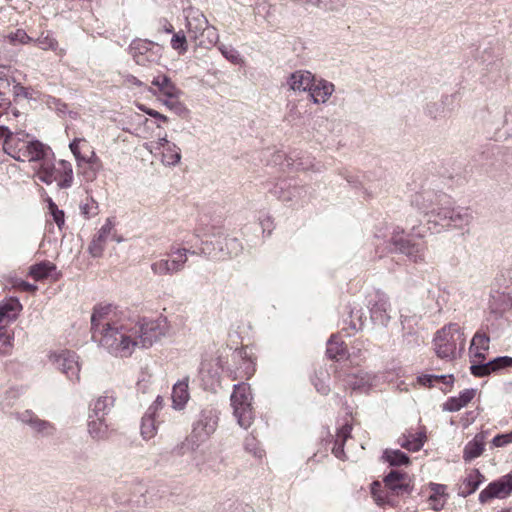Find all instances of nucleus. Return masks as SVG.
I'll return each mask as SVG.
<instances>
[{
  "instance_id": "4468645a",
  "label": "nucleus",
  "mask_w": 512,
  "mask_h": 512,
  "mask_svg": "<svg viewBox=\"0 0 512 512\" xmlns=\"http://www.w3.org/2000/svg\"><path fill=\"white\" fill-rule=\"evenodd\" d=\"M184 16L189 37L197 41L200 36H204L209 22L203 12L197 8L188 7L184 9Z\"/></svg>"
},
{
  "instance_id": "58836bf2",
  "label": "nucleus",
  "mask_w": 512,
  "mask_h": 512,
  "mask_svg": "<svg viewBox=\"0 0 512 512\" xmlns=\"http://www.w3.org/2000/svg\"><path fill=\"white\" fill-rule=\"evenodd\" d=\"M55 269L56 266L53 263L49 261H42L30 267V275L35 280H41L46 278Z\"/></svg>"
},
{
  "instance_id": "c9c22d12",
  "label": "nucleus",
  "mask_w": 512,
  "mask_h": 512,
  "mask_svg": "<svg viewBox=\"0 0 512 512\" xmlns=\"http://www.w3.org/2000/svg\"><path fill=\"white\" fill-rule=\"evenodd\" d=\"M33 42H35L42 50L54 51L59 56H63L65 54V50L58 47L57 40L50 32H42Z\"/></svg>"
},
{
  "instance_id": "6ab92c4d",
  "label": "nucleus",
  "mask_w": 512,
  "mask_h": 512,
  "mask_svg": "<svg viewBox=\"0 0 512 512\" xmlns=\"http://www.w3.org/2000/svg\"><path fill=\"white\" fill-rule=\"evenodd\" d=\"M314 75L305 70H298L289 75L287 78V85L295 92H305L311 89Z\"/></svg>"
},
{
  "instance_id": "39448f33",
  "label": "nucleus",
  "mask_w": 512,
  "mask_h": 512,
  "mask_svg": "<svg viewBox=\"0 0 512 512\" xmlns=\"http://www.w3.org/2000/svg\"><path fill=\"white\" fill-rule=\"evenodd\" d=\"M379 482H373L371 485L372 496L379 506L395 504V496H407L411 493L410 478L406 473L398 470H391L384 477V488L386 491L381 490Z\"/></svg>"
},
{
  "instance_id": "f257e3e1",
  "label": "nucleus",
  "mask_w": 512,
  "mask_h": 512,
  "mask_svg": "<svg viewBox=\"0 0 512 512\" xmlns=\"http://www.w3.org/2000/svg\"><path fill=\"white\" fill-rule=\"evenodd\" d=\"M92 338L111 354L128 357L135 349H148L166 336L168 321L133 317L129 311L112 305L97 306L91 315Z\"/></svg>"
},
{
  "instance_id": "cd10ccee",
  "label": "nucleus",
  "mask_w": 512,
  "mask_h": 512,
  "mask_svg": "<svg viewBox=\"0 0 512 512\" xmlns=\"http://www.w3.org/2000/svg\"><path fill=\"white\" fill-rule=\"evenodd\" d=\"M152 85L156 86L159 93L166 98H179L182 94L181 90L177 88L172 80L166 75L154 77Z\"/></svg>"
},
{
  "instance_id": "6e6d98bb",
  "label": "nucleus",
  "mask_w": 512,
  "mask_h": 512,
  "mask_svg": "<svg viewBox=\"0 0 512 512\" xmlns=\"http://www.w3.org/2000/svg\"><path fill=\"white\" fill-rule=\"evenodd\" d=\"M345 6V0H324L322 8L330 11H339Z\"/></svg>"
},
{
  "instance_id": "603ef678",
  "label": "nucleus",
  "mask_w": 512,
  "mask_h": 512,
  "mask_svg": "<svg viewBox=\"0 0 512 512\" xmlns=\"http://www.w3.org/2000/svg\"><path fill=\"white\" fill-rule=\"evenodd\" d=\"M50 212L53 216V220L57 224L59 228H61L64 225V212L60 209H58L57 205L53 202H50L49 204Z\"/></svg>"
},
{
  "instance_id": "6e6552de",
  "label": "nucleus",
  "mask_w": 512,
  "mask_h": 512,
  "mask_svg": "<svg viewBox=\"0 0 512 512\" xmlns=\"http://www.w3.org/2000/svg\"><path fill=\"white\" fill-rule=\"evenodd\" d=\"M69 148L76 159L79 172L82 173L87 180L93 181L102 168V162L95 151L83 138H75L69 144Z\"/></svg>"
},
{
  "instance_id": "bf43d9fd",
  "label": "nucleus",
  "mask_w": 512,
  "mask_h": 512,
  "mask_svg": "<svg viewBox=\"0 0 512 512\" xmlns=\"http://www.w3.org/2000/svg\"><path fill=\"white\" fill-rule=\"evenodd\" d=\"M431 495L437 497H443L447 499L446 486L443 484L431 483L430 484Z\"/></svg>"
},
{
  "instance_id": "09e8293b",
  "label": "nucleus",
  "mask_w": 512,
  "mask_h": 512,
  "mask_svg": "<svg viewBox=\"0 0 512 512\" xmlns=\"http://www.w3.org/2000/svg\"><path fill=\"white\" fill-rule=\"evenodd\" d=\"M206 40H200L199 45L208 47L216 45L219 41V34L217 29L214 26L208 24V28L205 30L204 36Z\"/></svg>"
},
{
  "instance_id": "774afa93",
  "label": "nucleus",
  "mask_w": 512,
  "mask_h": 512,
  "mask_svg": "<svg viewBox=\"0 0 512 512\" xmlns=\"http://www.w3.org/2000/svg\"><path fill=\"white\" fill-rule=\"evenodd\" d=\"M503 478L506 482V485H507L509 491H511V493H512V471L510 473H508L507 475H504Z\"/></svg>"
},
{
  "instance_id": "423d86ee",
  "label": "nucleus",
  "mask_w": 512,
  "mask_h": 512,
  "mask_svg": "<svg viewBox=\"0 0 512 512\" xmlns=\"http://www.w3.org/2000/svg\"><path fill=\"white\" fill-rule=\"evenodd\" d=\"M433 342L439 358L452 360L456 358L458 352L464 351L466 337L457 323H450L437 331Z\"/></svg>"
},
{
  "instance_id": "4be33fe9",
  "label": "nucleus",
  "mask_w": 512,
  "mask_h": 512,
  "mask_svg": "<svg viewBox=\"0 0 512 512\" xmlns=\"http://www.w3.org/2000/svg\"><path fill=\"white\" fill-rule=\"evenodd\" d=\"M510 494L511 491H509L504 478L501 477L499 480L491 482L480 492L479 501L486 503L493 498H504Z\"/></svg>"
},
{
  "instance_id": "a19ab883",
  "label": "nucleus",
  "mask_w": 512,
  "mask_h": 512,
  "mask_svg": "<svg viewBox=\"0 0 512 512\" xmlns=\"http://www.w3.org/2000/svg\"><path fill=\"white\" fill-rule=\"evenodd\" d=\"M384 458L391 466H400L409 463V457L400 450H386L384 452Z\"/></svg>"
},
{
  "instance_id": "4c0bfd02",
  "label": "nucleus",
  "mask_w": 512,
  "mask_h": 512,
  "mask_svg": "<svg viewBox=\"0 0 512 512\" xmlns=\"http://www.w3.org/2000/svg\"><path fill=\"white\" fill-rule=\"evenodd\" d=\"M181 160L180 148L176 145H168L162 150V163L165 166H176Z\"/></svg>"
},
{
  "instance_id": "680f3d73",
  "label": "nucleus",
  "mask_w": 512,
  "mask_h": 512,
  "mask_svg": "<svg viewBox=\"0 0 512 512\" xmlns=\"http://www.w3.org/2000/svg\"><path fill=\"white\" fill-rule=\"evenodd\" d=\"M163 401L164 400L161 396H157L154 403L148 408L147 412H150L153 415H155L156 411L162 407Z\"/></svg>"
},
{
  "instance_id": "c85d7f7f",
  "label": "nucleus",
  "mask_w": 512,
  "mask_h": 512,
  "mask_svg": "<svg viewBox=\"0 0 512 512\" xmlns=\"http://www.w3.org/2000/svg\"><path fill=\"white\" fill-rule=\"evenodd\" d=\"M485 434L484 432L478 433L469 441L464 447L463 459L470 462L479 457L484 451Z\"/></svg>"
},
{
  "instance_id": "c03bdc74",
  "label": "nucleus",
  "mask_w": 512,
  "mask_h": 512,
  "mask_svg": "<svg viewBox=\"0 0 512 512\" xmlns=\"http://www.w3.org/2000/svg\"><path fill=\"white\" fill-rule=\"evenodd\" d=\"M162 103L178 116L185 117L188 114V109L179 101V98H166Z\"/></svg>"
},
{
  "instance_id": "a878e982",
  "label": "nucleus",
  "mask_w": 512,
  "mask_h": 512,
  "mask_svg": "<svg viewBox=\"0 0 512 512\" xmlns=\"http://www.w3.org/2000/svg\"><path fill=\"white\" fill-rule=\"evenodd\" d=\"M483 481L484 476L478 469L470 470L459 486L458 495L465 498L473 494Z\"/></svg>"
},
{
  "instance_id": "f8f14e48",
  "label": "nucleus",
  "mask_w": 512,
  "mask_h": 512,
  "mask_svg": "<svg viewBox=\"0 0 512 512\" xmlns=\"http://www.w3.org/2000/svg\"><path fill=\"white\" fill-rule=\"evenodd\" d=\"M404 230L396 227L393 230L390 244L393 251L406 255L411 261L418 263L425 259L426 246L423 242H416L403 237Z\"/></svg>"
},
{
  "instance_id": "8fccbe9b",
  "label": "nucleus",
  "mask_w": 512,
  "mask_h": 512,
  "mask_svg": "<svg viewBox=\"0 0 512 512\" xmlns=\"http://www.w3.org/2000/svg\"><path fill=\"white\" fill-rule=\"evenodd\" d=\"M245 450L251 453L256 458H262L264 450L259 446L257 440L254 437H247L244 442Z\"/></svg>"
},
{
  "instance_id": "37998d69",
  "label": "nucleus",
  "mask_w": 512,
  "mask_h": 512,
  "mask_svg": "<svg viewBox=\"0 0 512 512\" xmlns=\"http://www.w3.org/2000/svg\"><path fill=\"white\" fill-rule=\"evenodd\" d=\"M171 47L176 50L180 55L188 51L187 38L183 31H178L173 34L171 39Z\"/></svg>"
},
{
  "instance_id": "1a4fd4ad",
  "label": "nucleus",
  "mask_w": 512,
  "mask_h": 512,
  "mask_svg": "<svg viewBox=\"0 0 512 512\" xmlns=\"http://www.w3.org/2000/svg\"><path fill=\"white\" fill-rule=\"evenodd\" d=\"M231 406L233 415L241 428L247 429L251 426L254 419L252 408V394L248 384L240 383L234 385L231 395Z\"/></svg>"
},
{
  "instance_id": "f704fd0d",
  "label": "nucleus",
  "mask_w": 512,
  "mask_h": 512,
  "mask_svg": "<svg viewBox=\"0 0 512 512\" xmlns=\"http://www.w3.org/2000/svg\"><path fill=\"white\" fill-rule=\"evenodd\" d=\"M326 353L330 359L340 360L346 357L347 351L343 341L338 336L332 335L327 342Z\"/></svg>"
},
{
  "instance_id": "de8ad7c7",
  "label": "nucleus",
  "mask_w": 512,
  "mask_h": 512,
  "mask_svg": "<svg viewBox=\"0 0 512 512\" xmlns=\"http://www.w3.org/2000/svg\"><path fill=\"white\" fill-rule=\"evenodd\" d=\"M218 49L221 52V54L231 63L239 64L242 61L239 52L232 46H226L224 44H221L218 46Z\"/></svg>"
},
{
  "instance_id": "72a5a7b5",
  "label": "nucleus",
  "mask_w": 512,
  "mask_h": 512,
  "mask_svg": "<svg viewBox=\"0 0 512 512\" xmlns=\"http://www.w3.org/2000/svg\"><path fill=\"white\" fill-rule=\"evenodd\" d=\"M114 401L113 395L105 393L94 401L89 414L105 417L113 407Z\"/></svg>"
},
{
  "instance_id": "412c9836",
  "label": "nucleus",
  "mask_w": 512,
  "mask_h": 512,
  "mask_svg": "<svg viewBox=\"0 0 512 512\" xmlns=\"http://www.w3.org/2000/svg\"><path fill=\"white\" fill-rule=\"evenodd\" d=\"M87 429L90 437L97 441L106 440L110 435L109 425L105 417L89 414Z\"/></svg>"
},
{
  "instance_id": "7c9ffc66",
  "label": "nucleus",
  "mask_w": 512,
  "mask_h": 512,
  "mask_svg": "<svg viewBox=\"0 0 512 512\" xmlns=\"http://www.w3.org/2000/svg\"><path fill=\"white\" fill-rule=\"evenodd\" d=\"M425 441L426 435L424 432H409L408 434H403L398 438L399 445L402 448L412 452L419 451L423 447Z\"/></svg>"
},
{
  "instance_id": "ddd939ff",
  "label": "nucleus",
  "mask_w": 512,
  "mask_h": 512,
  "mask_svg": "<svg viewBox=\"0 0 512 512\" xmlns=\"http://www.w3.org/2000/svg\"><path fill=\"white\" fill-rule=\"evenodd\" d=\"M49 360L66 377L74 382L80 380V364L78 355L70 350H59L50 353Z\"/></svg>"
},
{
  "instance_id": "2eb2a0df",
  "label": "nucleus",
  "mask_w": 512,
  "mask_h": 512,
  "mask_svg": "<svg viewBox=\"0 0 512 512\" xmlns=\"http://www.w3.org/2000/svg\"><path fill=\"white\" fill-rule=\"evenodd\" d=\"M270 192L283 202L295 201L306 195L305 187L298 186L293 180H281Z\"/></svg>"
},
{
  "instance_id": "052dcab7",
  "label": "nucleus",
  "mask_w": 512,
  "mask_h": 512,
  "mask_svg": "<svg viewBox=\"0 0 512 512\" xmlns=\"http://www.w3.org/2000/svg\"><path fill=\"white\" fill-rule=\"evenodd\" d=\"M142 111H144L146 114H148L149 116L155 118V119H158L162 122H167L168 121V117L159 113L158 111L154 110V109H151V108H141Z\"/></svg>"
},
{
  "instance_id": "c756f323",
  "label": "nucleus",
  "mask_w": 512,
  "mask_h": 512,
  "mask_svg": "<svg viewBox=\"0 0 512 512\" xmlns=\"http://www.w3.org/2000/svg\"><path fill=\"white\" fill-rule=\"evenodd\" d=\"M475 396L474 389H465L457 397H450L443 404V410L456 412L465 407Z\"/></svg>"
},
{
  "instance_id": "0e129e2a",
  "label": "nucleus",
  "mask_w": 512,
  "mask_h": 512,
  "mask_svg": "<svg viewBox=\"0 0 512 512\" xmlns=\"http://www.w3.org/2000/svg\"><path fill=\"white\" fill-rule=\"evenodd\" d=\"M156 149H165L168 145H173L174 143H171L166 136L159 138L156 142Z\"/></svg>"
},
{
  "instance_id": "e2e57ef3",
  "label": "nucleus",
  "mask_w": 512,
  "mask_h": 512,
  "mask_svg": "<svg viewBox=\"0 0 512 512\" xmlns=\"http://www.w3.org/2000/svg\"><path fill=\"white\" fill-rule=\"evenodd\" d=\"M436 103H433V104H430L427 106V114L434 118V119H437L438 117H441L442 115L440 113H438V109H436Z\"/></svg>"
},
{
  "instance_id": "338daca9",
  "label": "nucleus",
  "mask_w": 512,
  "mask_h": 512,
  "mask_svg": "<svg viewBox=\"0 0 512 512\" xmlns=\"http://www.w3.org/2000/svg\"><path fill=\"white\" fill-rule=\"evenodd\" d=\"M314 385H315L316 390L323 395L328 394V392L330 391L329 386L323 382H320V383L316 382Z\"/></svg>"
},
{
  "instance_id": "49530a36",
  "label": "nucleus",
  "mask_w": 512,
  "mask_h": 512,
  "mask_svg": "<svg viewBox=\"0 0 512 512\" xmlns=\"http://www.w3.org/2000/svg\"><path fill=\"white\" fill-rule=\"evenodd\" d=\"M80 211L84 218L90 219L98 214V203L92 198H86L80 204Z\"/></svg>"
},
{
  "instance_id": "f3484780",
  "label": "nucleus",
  "mask_w": 512,
  "mask_h": 512,
  "mask_svg": "<svg viewBox=\"0 0 512 512\" xmlns=\"http://www.w3.org/2000/svg\"><path fill=\"white\" fill-rule=\"evenodd\" d=\"M152 46V42L137 39L130 44L129 52L138 65L145 66L147 63L154 61L157 56L152 51Z\"/></svg>"
},
{
  "instance_id": "9b49d317",
  "label": "nucleus",
  "mask_w": 512,
  "mask_h": 512,
  "mask_svg": "<svg viewBox=\"0 0 512 512\" xmlns=\"http://www.w3.org/2000/svg\"><path fill=\"white\" fill-rule=\"evenodd\" d=\"M218 425V412L214 408L201 410L198 418L193 423V429L188 441L192 449H196L216 431Z\"/></svg>"
},
{
  "instance_id": "2f4dec72",
  "label": "nucleus",
  "mask_w": 512,
  "mask_h": 512,
  "mask_svg": "<svg viewBox=\"0 0 512 512\" xmlns=\"http://www.w3.org/2000/svg\"><path fill=\"white\" fill-rule=\"evenodd\" d=\"M57 185L61 189H66L72 186L73 183V169L70 162L60 160L56 166Z\"/></svg>"
},
{
  "instance_id": "4d7b16f0",
  "label": "nucleus",
  "mask_w": 512,
  "mask_h": 512,
  "mask_svg": "<svg viewBox=\"0 0 512 512\" xmlns=\"http://www.w3.org/2000/svg\"><path fill=\"white\" fill-rule=\"evenodd\" d=\"M428 501L431 509L434 511H440L443 509L447 499L443 497H437L435 495H430Z\"/></svg>"
},
{
  "instance_id": "393cba45",
  "label": "nucleus",
  "mask_w": 512,
  "mask_h": 512,
  "mask_svg": "<svg viewBox=\"0 0 512 512\" xmlns=\"http://www.w3.org/2000/svg\"><path fill=\"white\" fill-rule=\"evenodd\" d=\"M22 305L18 299L10 298L0 303V326L6 327L9 323L13 322L20 310Z\"/></svg>"
},
{
  "instance_id": "aec40b11",
  "label": "nucleus",
  "mask_w": 512,
  "mask_h": 512,
  "mask_svg": "<svg viewBox=\"0 0 512 512\" xmlns=\"http://www.w3.org/2000/svg\"><path fill=\"white\" fill-rule=\"evenodd\" d=\"M113 223L107 219L105 224L100 228L98 233L91 241L88 251L93 257H100L105 249L106 241L113 230Z\"/></svg>"
},
{
  "instance_id": "473e14b6",
  "label": "nucleus",
  "mask_w": 512,
  "mask_h": 512,
  "mask_svg": "<svg viewBox=\"0 0 512 512\" xmlns=\"http://www.w3.org/2000/svg\"><path fill=\"white\" fill-rule=\"evenodd\" d=\"M189 392H188V378L177 382L173 386L172 390V402L173 407L177 410H181L185 407L186 403L189 400Z\"/></svg>"
},
{
  "instance_id": "a18cd8bd",
  "label": "nucleus",
  "mask_w": 512,
  "mask_h": 512,
  "mask_svg": "<svg viewBox=\"0 0 512 512\" xmlns=\"http://www.w3.org/2000/svg\"><path fill=\"white\" fill-rule=\"evenodd\" d=\"M442 381L446 385L453 383L452 375H423L418 377V382L424 386H432L434 382Z\"/></svg>"
},
{
  "instance_id": "13d9d810",
  "label": "nucleus",
  "mask_w": 512,
  "mask_h": 512,
  "mask_svg": "<svg viewBox=\"0 0 512 512\" xmlns=\"http://www.w3.org/2000/svg\"><path fill=\"white\" fill-rule=\"evenodd\" d=\"M12 92L15 97H21V98H25V99H29L32 97L31 91L28 88H26L20 84H14L13 88H12Z\"/></svg>"
},
{
  "instance_id": "b1692460",
  "label": "nucleus",
  "mask_w": 512,
  "mask_h": 512,
  "mask_svg": "<svg viewBox=\"0 0 512 512\" xmlns=\"http://www.w3.org/2000/svg\"><path fill=\"white\" fill-rule=\"evenodd\" d=\"M54 154L51 151V154H47L43 159H39L37 162H40V167L36 172L37 178L47 184H52L56 179V166L53 162Z\"/></svg>"
},
{
  "instance_id": "3c124183",
  "label": "nucleus",
  "mask_w": 512,
  "mask_h": 512,
  "mask_svg": "<svg viewBox=\"0 0 512 512\" xmlns=\"http://www.w3.org/2000/svg\"><path fill=\"white\" fill-rule=\"evenodd\" d=\"M10 41L12 43H20V44H27V43H30V42H33V38H31L24 30L22 29H18L16 30V32L14 33H11L10 36Z\"/></svg>"
},
{
  "instance_id": "f03ea898",
  "label": "nucleus",
  "mask_w": 512,
  "mask_h": 512,
  "mask_svg": "<svg viewBox=\"0 0 512 512\" xmlns=\"http://www.w3.org/2000/svg\"><path fill=\"white\" fill-rule=\"evenodd\" d=\"M0 139H3L4 152L17 161H38L51 154L49 146L22 130L12 132L7 127L0 126Z\"/></svg>"
},
{
  "instance_id": "7ed1b4c3",
  "label": "nucleus",
  "mask_w": 512,
  "mask_h": 512,
  "mask_svg": "<svg viewBox=\"0 0 512 512\" xmlns=\"http://www.w3.org/2000/svg\"><path fill=\"white\" fill-rule=\"evenodd\" d=\"M432 198L433 194L431 192H422L416 194L412 200L413 205H415L419 210L426 215H431L429 221H431L433 217V221L436 224L445 228L457 229H462L471 223L473 216L469 208L440 207L434 209L432 208Z\"/></svg>"
},
{
  "instance_id": "79ce46f5",
  "label": "nucleus",
  "mask_w": 512,
  "mask_h": 512,
  "mask_svg": "<svg viewBox=\"0 0 512 512\" xmlns=\"http://www.w3.org/2000/svg\"><path fill=\"white\" fill-rule=\"evenodd\" d=\"M14 341L13 332L7 330L6 327L0 326V354L6 355L8 354L12 347Z\"/></svg>"
},
{
  "instance_id": "864d4df0",
  "label": "nucleus",
  "mask_w": 512,
  "mask_h": 512,
  "mask_svg": "<svg viewBox=\"0 0 512 512\" xmlns=\"http://www.w3.org/2000/svg\"><path fill=\"white\" fill-rule=\"evenodd\" d=\"M16 400V393L13 391H9L5 394V397L0 403L1 409L4 412H9V410L13 407L14 402Z\"/></svg>"
},
{
  "instance_id": "e433bc0d",
  "label": "nucleus",
  "mask_w": 512,
  "mask_h": 512,
  "mask_svg": "<svg viewBox=\"0 0 512 512\" xmlns=\"http://www.w3.org/2000/svg\"><path fill=\"white\" fill-rule=\"evenodd\" d=\"M157 433L155 415L146 412L141 421V436L145 440H150Z\"/></svg>"
},
{
  "instance_id": "69168bd1",
  "label": "nucleus",
  "mask_w": 512,
  "mask_h": 512,
  "mask_svg": "<svg viewBox=\"0 0 512 512\" xmlns=\"http://www.w3.org/2000/svg\"><path fill=\"white\" fill-rule=\"evenodd\" d=\"M19 288L25 292H35L37 290V287L34 284H30L25 281H21L19 283Z\"/></svg>"
},
{
  "instance_id": "bb28decb",
  "label": "nucleus",
  "mask_w": 512,
  "mask_h": 512,
  "mask_svg": "<svg viewBox=\"0 0 512 512\" xmlns=\"http://www.w3.org/2000/svg\"><path fill=\"white\" fill-rule=\"evenodd\" d=\"M375 376L360 371L357 374L348 375L346 378V384L355 391H367L373 386Z\"/></svg>"
},
{
  "instance_id": "5701e85b",
  "label": "nucleus",
  "mask_w": 512,
  "mask_h": 512,
  "mask_svg": "<svg viewBox=\"0 0 512 512\" xmlns=\"http://www.w3.org/2000/svg\"><path fill=\"white\" fill-rule=\"evenodd\" d=\"M334 92V84L326 80L313 81L312 87L309 90V96L313 103H326L329 97Z\"/></svg>"
},
{
  "instance_id": "20e7f679",
  "label": "nucleus",
  "mask_w": 512,
  "mask_h": 512,
  "mask_svg": "<svg viewBox=\"0 0 512 512\" xmlns=\"http://www.w3.org/2000/svg\"><path fill=\"white\" fill-rule=\"evenodd\" d=\"M490 339L481 331H477L472 338L470 345V354L473 358V364L470 367L472 375L476 377H485L500 369L512 367V357L500 356L487 363H482L485 359V353L489 350Z\"/></svg>"
},
{
  "instance_id": "9d476101",
  "label": "nucleus",
  "mask_w": 512,
  "mask_h": 512,
  "mask_svg": "<svg viewBox=\"0 0 512 512\" xmlns=\"http://www.w3.org/2000/svg\"><path fill=\"white\" fill-rule=\"evenodd\" d=\"M188 254L196 255L198 252L185 247H171L168 258L159 259L151 264L154 275H173L181 272L188 261Z\"/></svg>"
},
{
  "instance_id": "5fc2aeb1",
  "label": "nucleus",
  "mask_w": 512,
  "mask_h": 512,
  "mask_svg": "<svg viewBox=\"0 0 512 512\" xmlns=\"http://www.w3.org/2000/svg\"><path fill=\"white\" fill-rule=\"evenodd\" d=\"M510 443H512V431L506 434H498L492 440L495 447H504Z\"/></svg>"
},
{
  "instance_id": "dca6fc26",
  "label": "nucleus",
  "mask_w": 512,
  "mask_h": 512,
  "mask_svg": "<svg viewBox=\"0 0 512 512\" xmlns=\"http://www.w3.org/2000/svg\"><path fill=\"white\" fill-rule=\"evenodd\" d=\"M16 419L21 421L23 424L28 425L33 431L42 435H51L54 432V426L46 421L40 419L33 411L25 410L18 412L15 415Z\"/></svg>"
},
{
  "instance_id": "a211bd4d",
  "label": "nucleus",
  "mask_w": 512,
  "mask_h": 512,
  "mask_svg": "<svg viewBox=\"0 0 512 512\" xmlns=\"http://www.w3.org/2000/svg\"><path fill=\"white\" fill-rule=\"evenodd\" d=\"M390 304L388 298L384 294H377V300L372 304L370 309L371 319L382 326H386L390 320Z\"/></svg>"
},
{
  "instance_id": "ea45409f",
  "label": "nucleus",
  "mask_w": 512,
  "mask_h": 512,
  "mask_svg": "<svg viewBox=\"0 0 512 512\" xmlns=\"http://www.w3.org/2000/svg\"><path fill=\"white\" fill-rule=\"evenodd\" d=\"M351 427L344 426L338 433L337 438L335 440L334 447L332 449L335 457L339 459H343L345 456L343 445L346 439L350 436Z\"/></svg>"
},
{
  "instance_id": "0eeeda50",
  "label": "nucleus",
  "mask_w": 512,
  "mask_h": 512,
  "mask_svg": "<svg viewBox=\"0 0 512 512\" xmlns=\"http://www.w3.org/2000/svg\"><path fill=\"white\" fill-rule=\"evenodd\" d=\"M242 251V244L235 237L224 235L218 231L212 234L208 239L203 240L200 252L211 259H226L228 257L237 256Z\"/></svg>"
}]
</instances>
